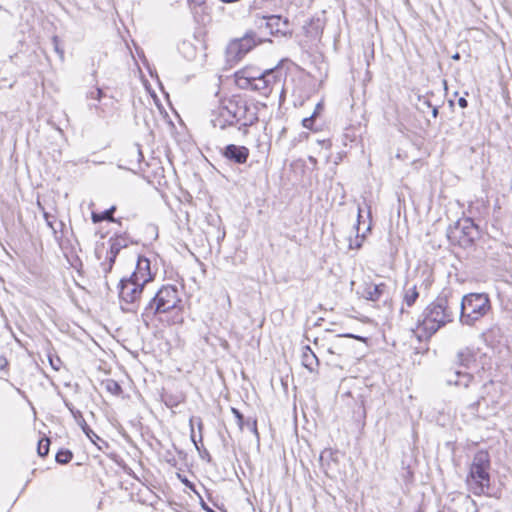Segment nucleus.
Masks as SVG:
<instances>
[{
	"instance_id": "39",
	"label": "nucleus",
	"mask_w": 512,
	"mask_h": 512,
	"mask_svg": "<svg viewBox=\"0 0 512 512\" xmlns=\"http://www.w3.org/2000/svg\"><path fill=\"white\" fill-rule=\"evenodd\" d=\"M431 109H432V116H433V118H437L438 113H439L438 112V107L437 106H432Z\"/></svg>"
},
{
	"instance_id": "38",
	"label": "nucleus",
	"mask_w": 512,
	"mask_h": 512,
	"mask_svg": "<svg viewBox=\"0 0 512 512\" xmlns=\"http://www.w3.org/2000/svg\"><path fill=\"white\" fill-rule=\"evenodd\" d=\"M44 218H45V220H46V222H47V225H48L49 227L53 228V226H52V222L50 221V215H49L47 212H44Z\"/></svg>"
},
{
	"instance_id": "34",
	"label": "nucleus",
	"mask_w": 512,
	"mask_h": 512,
	"mask_svg": "<svg viewBox=\"0 0 512 512\" xmlns=\"http://www.w3.org/2000/svg\"><path fill=\"white\" fill-rule=\"evenodd\" d=\"M49 362L54 370L58 371L60 369L61 360L58 357L56 359L49 357Z\"/></svg>"
},
{
	"instance_id": "10",
	"label": "nucleus",
	"mask_w": 512,
	"mask_h": 512,
	"mask_svg": "<svg viewBox=\"0 0 512 512\" xmlns=\"http://www.w3.org/2000/svg\"><path fill=\"white\" fill-rule=\"evenodd\" d=\"M109 249L106 251L105 261L101 263L102 270L105 274L112 270L113 264L121 249L127 247V239L123 236L110 238L108 241Z\"/></svg>"
},
{
	"instance_id": "1",
	"label": "nucleus",
	"mask_w": 512,
	"mask_h": 512,
	"mask_svg": "<svg viewBox=\"0 0 512 512\" xmlns=\"http://www.w3.org/2000/svg\"><path fill=\"white\" fill-rule=\"evenodd\" d=\"M281 78L282 73L277 68L263 72L256 68H244L234 74L233 81L241 89L250 88L267 97L275 88L282 87Z\"/></svg>"
},
{
	"instance_id": "16",
	"label": "nucleus",
	"mask_w": 512,
	"mask_h": 512,
	"mask_svg": "<svg viewBox=\"0 0 512 512\" xmlns=\"http://www.w3.org/2000/svg\"><path fill=\"white\" fill-rule=\"evenodd\" d=\"M386 287L387 286L384 283H366L363 288L362 295L366 300L375 302L378 301L385 293Z\"/></svg>"
},
{
	"instance_id": "40",
	"label": "nucleus",
	"mask_w": 512,
	"mask_h": 512,
	"mask_svg": "<svg viewBox=\"0 0 512 512\" xmlns=\"http://www.w3.org/2000/svg\"><path fill=\"white\" fill-rule=\"evenodd\" d=\"M323 110V105L322 103H318L315 107V110L317 112V115Z\"/></svg>"
},
{
	"instance_id": "27",
	"label": "nucleus",
	"mask_w": 512,
	"mask_h": 512,
	"mask_svg": "<svg viewBox=\"0 0 512 512\" xmlns=\"http://www.w3.org/2000/svg\"><path fill=\"white\" fill-rule=\"evenodd\" d=\"M432 104L428 98L425 96H418V109L421 112H425V109H430Z\"/></svg>"
},
{
	"instance_id": "9",
	"label": "nucleus",
	"mask_w": 512,
	"mask_h": 512,
	"mask_svg": "<svg viewBox=\"0 0 512 512\" xmlns=\"http://www.w3.org/2000/svg\"><path fill=\"white\" fill-rule=\"evenodd\" d=\"M224 96L221 93V87L214 93L212 98L208 101L206 118L213 129H224V114H223Z\"/></svg>"
},
{
	"instance_id": "35",
	"label": "nucleus",
	"mask_w": 512,
	"mask_h": 512,
	"mask_svg": "<svg viewBox=\"0 0 512 512\" xmlns=\"http://www.w3.org/2000/svg\"><path fill=\"white\" fill-rule=\"evenodd\" d=\"M484 400H485V395H484V394H481V395L477 398V400H476L474 403H472V404H471V407H472V408H474V409L478 408V407H479V405L481 404V402H482V401H484Z\"/></svg>"
},
{
	"instance_id": "26",
	"label": "nucleus",
	"mask_w": 512,
	"mask_h": 512,
	"mask_svg": "<svg viewBox=\"0 0 512 512\" xmlns=\"http://www.w3.org/2000/svg\"><path fill=\"white\" fill-rule=\"evenodd\" d=\"M83 421V432L87 435V437L93 442L95 443L96 440H99V436L92 430L89 428V426L87 425L86 421L84 419H82Z\"/></svg>"
},
{
	"instance_id": "12",
	"label": "nucleus",
	"mask_w": 512,
	"mask_h": 512,
	"mask_svg": "<svg viewBox=\"0 0 512 512\" xmlns=\"http://www.w3.org/2000/svg\"><path fill=\"white\" fill-rule=\"evenodd\" d=\"M262 21L265 27L272 35H287L291 34L290 25L287 18H282L280 15L263 16Z\"/></svg>"
},
{
	"instance_id": "33",
	"label": "nucleus",
	"mask_w": 512,
	"mask_h": 512,
	"mask_svg": "<svg viewBox=\"0 0 512 512\" xmlns=\"http://www.w3.org/2000/svg\"><path fill=\"white\" fill-rule=\"evenodd\" d=\"M66 406L68 407V409L70 410V412L72 413L73 417H74L76 420H78L79 418H80L81 420H82V419H84V418L82 417V414H81V412H80L79 410H74V408H73L70 404H68V403H66Z\"/></svg>"
},
{
	"instance_id": "8",
	"label": "nucleus",
	"mask_w": 512,
	"mask_h": 512,
	"mask_svg": "<svg viewBox=\"0 0 512 512\" xmlns=\"http://www.w3.org/2000/svg\"><path fill=\"white\" fill-rule=\"evenodd\" d=\"M256 45L257 41L253 32L246 33L243 37L230 41L226 48V65L232 66L238 63Z\"/></svg>"
},
{
	"instance_id": "23",
	"label": "nucleus",
	"mask_w": 512,
	"mask_h": 512,
	"mask_svg": "<svg viewBox=\"0 0 512 512\" xmlns=\"http://www.w3.org/2000/svg\"><path fill=\"white\" fill-rule=\"evenodd\" d=\"M73 454L70 450H60L56 454V461L60 464H67L71 461Z\"/></svg>"
},
{
	"instance_id": "6",
	"label": "nucleus",
	"mask_w": 512,
	"mask_h": 512,
	"mask_svg": "<svg viewBox=\"0 0 512 512\" xmlns=\"http://www.w3.org/2000/svg\"><path fill=\"white\" fill-rule=\"evenodd\" d=\"M490 456L487 451H478L470 465L467 483L475 495H481L490 486Z\"/></svg>"
},
{
	"instance_id": "36",
	"label": "nucleus",
	"mask_w": 512,
	"mask_h": 512,
	"mask_svg": "<svg viewBox=\"0 0 512 512\" xmlns=\"http://www.w3.org/2000/svg\"><path fill=\"white\" fill-rule=\"evenodd\" d=\"M53 43L55 46V51L60 55L61 58H63L64 52L58 47V38L53 37Z\"/></svg>"
},
{
	"instance_id": "46",
	"label": "nucleus",
	"mask_w": 512,
	"mask_h": 512,
	"mask_svg": "<svg viewBox=\"0 0 512 512\" xmlns=\"http://www.w3.org/2000/svg\"><path fill=\"white\" fill-rule=\"evenodd\" d=\"M97 256H98L99 259L101 258V251L100 250L97 251Z\"/></svg>"
},
{
	"instance_id": "3",
	"label": "nucleus",
	"mask_w": 512,
	"mask_h": 512,
	"mask_svg": "<svg viewBox=\"0 0 512 512\" xmlns=\"http://www.w3.org/2000/svg\"><path fill=\"white\" fill-rule=\"evenodd\" d=\"M152 279L150 261L145 257H138L134 272L119 283L120 298L126 303H134L140 298L144 286Z\"/></svg>"
},
{
	"instance_id": "44",
	"label": "nucleus",
	"mask_w": 512,
	"mask_h": 512,
	"mask_svg": "<svg viewBox=\"0 0 512 512\" xmlns=\"http://www.w3.org/2000/svg\"><path fill=\"white\" fill-rule=\"evenodd\" d=\"M78 422V424L83 428V421L79 418L78 420H76Z\"/></svg>"
},
{
	"instance_id": "42",
	"label": "nucleus",
	"mask_w": 512,
	"mask_h": 512,
	"mask_svg": "<svg viewBox=\"0 0 512 512\" xmlns=\"http://www.w3.org/2000/svg\"><path fill=\"white\" fill-rule=\"evenodd\" d=\"M453 60H460V54L457 52L454 55H452Z\"/></svg>"
},
{
	"instance_id": "45",
	"label": "nucleus",
	"mask_w": 512,
	"mask_h": 512,
	"mask_svg": "<svg viewBox=\"0 0 512 512\" xmlns=\"http://www.w3.org/2000/svg\"><path fill=\"white\" fill-rule=\"evenodd\" d=\"M309 160H310V162H312V163H315V162H316V159H315V158H313V157H309Z\"/></svg>"
},
{
	"instance_id": "2",
	"label": "nucleus",
	"mask_w": 512,
	"mask_h": 512,
	"mask_svg": "<svg viewBox=\"0 0 512 512\" xmlns=\"http://www.w3.org/2000/svg\"><path fill=\"white\" fill-rule=\"evenodd\" d=\"M453 320L454 309L450 304V299L447 294L442 293L425 307L418 324L428 336H431Z\"/></svg>"
},
{
	"instance_id": "32",
	"label": "nucleus",
	"mask_w": 512,
	"mask_h": 512,
	"mask_svg": "<svg viewBox=\"0 0 512 512\" xmlns=\"http://www.w3.org/2000/svg\"><path fill=\"white\" fill-rule=\"evenodd\" d=\"M231 412L234 414L235 418H236V421H237V425L241 428L242 427V421H243V416L242 414L235 408H231Z\"/></svg>"
},
{
	"instance_id": "11",
	"label": "nucleus",
	"mask_w": 512,
	"mask_h": 512,
	"mask_svg": "<svg viewBox=\"0 0 512 512\" xmlns=\"http://www.w3.org/2000/svg\"><path fill=\"white\" fill-rule=\"evenodd\" d=\"M458 233L463 234V240L461 243L463 245H467L471 244L477 237L478 228L470 219H464L462 222H459L453 230L449 232L448 237L450 239L457 238Z\"/></svg>"
},
{
	"instance_id": "7",
	"label": "nucleus",
	"mask_w": 512,
	"mask_h": 512,
	"mask_svg": "<svg viewBox=\"0 0 512 512\" xmlns=\"http://www.w3.org/2000/svg\"><path fill=\"white\" fill-rule=\"evenodd\" d=\"M258 121V116L247 105L245 100L230 99L226 104V126L239 124L238 130L246 137L248 128Z\"/></svg>"
},
{
	"instance_id": "30",
	"label": "nucleus",
	"mask_w": 512,
	"mask_h": 512,
	"mask_svg": "<svg viewBox=\"0 0 512 512\" xmlns=\"http://www.w3.org/2000/svg\"><path fill=\"white\" fill-rule=\"evenodd\" d=\"M190 427H191V439L194 443H196L195 439V433H194V425L195 423L198 425L199 428H201V421L200 419H195L194 417L190 418Z\"/></svg>"
},
{
	"instance_id": "31",
	"label": "nucleus",
	"mask_w": 512,
	"mask_h": 512,
	"mask_svg": "<svg viewBox=\"0 0 512 512\" xmlns=\"http://www.w3.org/2000/svg\"><path fill=\"white\" fill-rule=\"evenodd\" d=\"M102 95H103L102 90L99 89V88H96L95 90L89 92L87 94V97L90 98V99H94V100H98L99 101L101 99Z\"/></svg>"
},
{
	"instance_id": "21",
	"label": "nucleus",
	"mask_w": 512,
	"mask_h": 512,
	"mask_svg": "<svg viewBox=\"0 0 512 512\" xmlns=\"http://www.w3.org/2000/svg\"><path fill=\"white\" fill-rule=\"evenodd\" d=\"M361 208H358V215H357V225L355 226L356 230H357V235H356V238L354 241L350 240V243H349V248L350 249H359L361 246H362V240L364 238V234L361 236H359V225H360V219H361Z\"/></svg>"
},
{
	"instance_id": "22",
	"label": "nucleus",
	"mask_w": 512,
	"mask_h": 512,
	"mask_svg": "<svg viewBox=\"0 0 512 512\" xmlns=\"http://www.w3.org/2000/svg\"><path fill=\"white\" fill-rule=\"evenodd\" d=\"M422 277H423V279H422L421 283L419 284V289L427 292L431 288V286L434 282V279L430 272H423Z\"/></svg>"
},
{
	"instance_id": "19",
	"label": "nucleus",
	"mask_w": 512,
	"mask_h": 512,
	"mask_svg": "<svg viewBox=\"0 0 512 512\" xmlns=\"http://www.w3.org/2000/svg\"><path fill=\"white\" fill-rule=\"evenodd\" d=\"M418 297H419V291H418V286L416 284L411 287L404 288L403 303L406 306L412 307L415 304Z\"/></svg>"
},
{
	"instance_id": "4",
	"label": "nucleus",
	"mask_w": 512,
	"mask_h": 512,
	"mask_svg": "<svg viewBox=\"0 0 512 512\" xmlns=\"http://www.w3.org/2000/svg\"><path fill=\"white\" fill-rule=\"evenodd\" d=\"M181 303L179 289L174 285H164L145 306L142 319L148 325V322L157 314L180 310Z\"/></svg>"
},
{
	"instance_id": "37",
	"label": "nucleus",
	"mask_w": 512,
	"mask_h": 512,
	"mask_svg": "<svg viewBox=\"0 0 512 512\" xmlns=\"http://www.w3.org/2000/svg\"><path fill=\"white\" fill-rule=\"evenodd\" d=\"M458 105L461 108H466L468 106V102H467V100L464 97H461V98L458 99Z\"/></svg>"
},
{
	"instance_id": "43",
	"label": "nucleus",
	"mask_w": 512,
	"mask_h": 512,
	"mask_svg": "<svg viewBox=\"0 0 512 512\" xmlns=\"http://www.w3.org/2000/svg\"><path fill=\"white\" fill-rule=\"evenodd\" d=\"M326 453H327V451H324V452L321 453V455H320V460L321 461L324 459Z\"/></svg>"
},
{
	"instance_id": "28",
	"label": "nucleus",
	"mask_w": 512,
	"mask_h": 512,
	"mask_svg": "<svg viewBox=\"0 0 512 512\" xmlns=\"http://www.w3.org/2000/svg\"><path fill=\"white\" fill-rule=\"evenodd\" d=\"M317 117V112L314 111L311 116L306 117L302 120V126L307 129H312L314 119Z\"/></svg>"
},
{
	"instance_id": "15",
	"label": "nucleus",
	"mask_w": 512,
	"mask_h": 512,
	"mask_svg": "<svg viewBox=\"0 0 512 512\" xmlns=\"http://www.w3.org/2000/svg\"><path fill=\"white\" fill-rule=\"evenodd\" d=\"M478 353L479 349H475L472 347H464L457 352L456 363L459 366L469 369L476 362Z\"/></svg>"
},
{
	"instance_id": "17",
	"label": "nucleus",
	"mask_w": 512,
	"mask_h": 512,
	"mask_svg": "<svg viewBox=\"0 0 512 512\" xmlns=\"http://www.w3.org/2000/svg\"><path fill=\"white\" fill-rule=\"evenodd\" d=\"M302 365L311 373H317L319 359L309 346H305L302 351Z\"/></svg>"
},
{
	"instance_id": "13",
	"label": "nucleus",
	"mask_w": 512,
	"mask_h": 512,
	"mask_svg": "<svg viewBox=\"0 0 512 512\" xmlns=\"http://www.w3.org/2000/svg\"><path fill=\"white\" fill-rule=\"evenodd\" d=\"M250 151L246 146L229 144L226 145V160L236 164H245L248 160Z\"/></svg>"
},
{
	"instance_id": "29",
	"label": "nucleus",
	"mask_w": 512,
	"mask_h": 512,
	"mask_svg": "<svg viewBox=\"0 0 512 512\" xmlns=\"http://www.w3.org/2000/svg\"><path fill=\"white\" fill-rule=\"evenodd\" d=\"M15 80L9 77H0V89L12 88Z\"/></svg>"
},
{
	"instance_id": "14",
	"label": "nucleus",
	"mask_w": 512,
	"mask_h": 512,
	"mask_svg": "<svg viewBox=\"0 0 512 512\" xmlns=\"http://www.w3.org/2000/svg\"><path fill=\"white\" fill-rule=\"evenodd\" d=\"M446 382L448 385L469 389L474 383V376L468 372L455 370L447 376Z\"/></svg>"
},
{
	"instance_id": "20",
	"label": "nucleus",
	"mask_w": 512,
	"mask_h": 512,
	"mask_svg": "<svg viewBox=\"0 0 512 512\" xmlns=\"http://www.w3.org/2000/svg\"><path fill=\"white\" fill-rule=\"evenodd\" d=\"M115 210H116V207L112 206L110 209H108L104 212H101V213L92 212L91 219H92L93 223H99L104 220H107L110 222H115V219L113 217V213Z\"/></svg>"
},
{
	"instance_id": "5",
	"label": "nucleus",
	"mask_w": 512,
	"mask_h": 512,
	"mask_svg": "<svg viewBox=\"0 0 512 512\" xmlns=\"http://www.w3.org/2000/svg\"><path fill=\"white\" fill-rule=\"evenodd\" d=\"M491 309L490 299L485 293H470L463 296L460 303V322L473 326Z\"/></svg>"
},
{
	"instance_id": "41",
	"label": "nucleus",
	"mask_w": 512,
	"mask_h": 512,
	"mask_svg": "<svg viewBox=\"0 0 512 512\" xmlns=\"http://www.w3.org/2000/svg\"><path fill=\"white\" fill-rule=\"evenodd\" d=\"M493 385H494V382H493V381H489V382H487V383H485V384L483 385V388H484V389H486V388H488V387H490V386H493Z\"/></svg>"
},
{
	"instance_id": "24",
	"label": "nucleus",
	"mask_w": 512,
	"mask_h": 512,
	"mask_svg": "<svg viewBox=\"0 0 512 512\" xmlns=\"http://www.w3.org/2000/svg\"><path fill=\"white\" fill-rule=\"evenodd\" d=\"M105 387L113 395H119L122 392L121 386L114 380H107Z\"/></svg>"
},
{
	"instance_id": "18",
	"label": "nucleus",
	"mask_w": 512,
	"mask_h": 512,
	"mask_svg": "<svg viewBox=\"0 0 512 512\" xmlns=\"http://www.w3.org/2000/svg\"><path fill=\"white\" fill-rule=\"evenodd\" d=\"M336 338V342L333 344L332 347L328 349V352L331 354L336 353V351H339V355H342L344 353L343 349L346 347V344L344 343L343 338H352L360 341H365L364 337L356 336L353 334L337 335Z\"/></svg>"
},
{
	"instance_id": "25",
	"label": "nucleus",
	"mask_w": 512,
	"mask_h": 512,
	"mask_svg": "<svg viewBox=\"0 0 512 512\" xmlns=\"http://www.w3.org/2000/svg\"><path fill=\"white\" fill-rule=\"evenodd\" d=\"M49 445H50V440L48 438L41 439L38 442V448H37L38 454L42 457L46 456L49 453Z\"/></svg>"
}]
</instances>
